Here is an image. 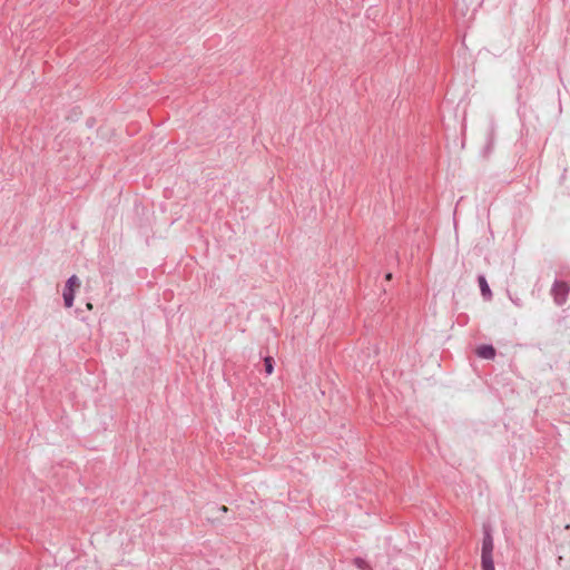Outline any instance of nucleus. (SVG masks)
I'll return each mask as SVG.
<instances>
[{"instance_id":"nucleus-7","label":"nucleus","mask_w":570,"mask_h":570,"mask_svg":"<svg viewBox=\"0 0 570 570\" xmlns=\"http://www.w3.org/2000/svg\"><path fill=\"white\" fill-rule=\"evenodd\" d=\"M353 564L358 569V570H373V568L370 566V563L361 558V557H356L353 559Z\"/></svg>"},{"instance_id":"nucleus-6","label":"nucleus","mask_w":570,"mask_h":570,"mask_svg":"<svg viewBox=\"0 0 570 570\" xmlns=\"http://www.w3.org/2000/svg\"><path fill=\"white\" fill-rule=\"evenodd\" d=\"M479 279V284H480V289H481V293L484 297H490L491 296V289L489 287V284L485 279V277L483 275H480L478 277Z\"/></svg>"},{"instance_id":"nucleus-3","label":"nucleus","mask_w":570,"mask_h":570,"mask_svg":"<svg viewBox=\"0 0 570 570\" xmlns=\"http://www.w3.org/2000/svg\"><path fill=\"white\" fill-rule=\"evenodd\" d=\"M495 135H497V126L493 120H490L489 127L485 134V146H484V153L488 155L491 153V150L494 147L495 144Z\"/></svg>"},{"instance_id":"nucleus-5","label":"nucleus","mask_w":570,"mask_h":570,"mask_svg":"<svg viewBox=\"0 0 570 570\" xmlns=\"http://www.w3.org/2000/svg\"><path fill=\"white\" fill-rule=\"evenodd\" d=\"M63 304L67 308H70L73 305L75 301V289L63 287L62 291Z\"/></svg>"},{"instance_id":"nucleus-4","label":"nucleus","mask_w":570,"mask_h":570,"mask_svg":"<svg viewBox=\"0 0 570 570\" xmlns=\"http://www.w3.org/2000/svg\"><path fill=\"white\" fill-rule=\"evenodd\" d=\"M476 355L483 360H493L495 357V348L491 344H483L478 346Z\"/></svg>"},{"instance_id":"nucleus-10","label":"nucleus","mask_w":570,"mask_h":570,"mask_svg":"<svg viewBox=\"0 0 570 570\" xmlns=\"http://www.w3.org/2000/svg\"><path fill=\"white\" fill-rule=\"evenodd\" d=\"M391 277H392V274H391V273H387V274H386V279H391Z\"/></svg>"},{"instance_id":"nucleus-9","label":"nucleus","mask_w":570,"mask_h":570,"mask_svg":"<svg viewBox=\"0 0 570 570\" xmlns=\"http://www.w3.org/2000/svg\"><path fill=\"white\" fill-rule=\"evenodd\" d=\"M80 285V282H79V278L76 276V275H71L66 284H65V287L66 288H73L75 289V286H79Z\"/></svg>"},{"instance_id":"nucleus-2","label":"nucleus","mask_w":570,"mask_h":570,"mask_svg":"<svg viewBox=\"0 0 570 570\" xmlns=\"http://www.w3.org/2000/svg\"><path fill=\"white\" fill-rule=\"evenodd\" d=\"M569 291H570V286L568 285L567 282L558 281V279L554 281L552 288H551V294H552L557 305L561 306L566 303Z\"/></svg>"},{"instance_id":"nucleus-1","label":"nucleus","mask_w":570,"mask_h":570,"mask_svg":"<svg viewBox=\"0 0 570 570\" xmlns=\"http://www.w3.org/2000/svg\"><path fill=\"white\" fill-rule=\"evenodd\" d=\"M493 537L490 525H483V539L481 548V567L482 570H494L493 562Z\"/></svg>"},{"instance_id":"nucleus-8","label":"nucleus","mask_w":570,"mask_h":570,"mask_svg":"<svg viewBox=\"0 0 570 570\" xmlns=\"http://www.w3.org/2000/svg\"><path fill=\"white\" fill-rule=\"evenodd\" d=\"M265 373L271 375L274 371V360L271 356L264 358Z\"/></svg>"}]
</instances>
